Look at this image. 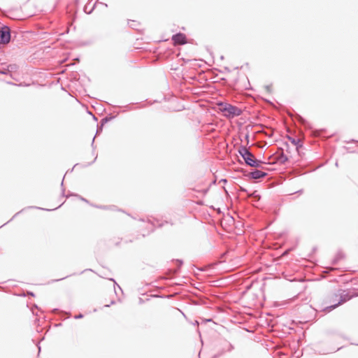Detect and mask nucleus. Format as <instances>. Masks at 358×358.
<instances>
[{
  "label": "nucleus",
  "instance_id": "obj_1",
  "mask_svg": "<svg viewBox=\"0 0 358 358\" xmlns=\"http://www.w3.org/2000/svg\"><path fill=\"white\" fill-rule=\"evenodd\" d=\"M138 221L141 223V224L138 225V227L140 228L141 235L143 237L152 233L155 231L157 224L158 227H162L163 226L162 222H159L158 220L154 218H141Z\"/></svg>",
  "mask_w": 358,
  "mask_h": 358
},
{
  "label": "nucleus",
  "instance_id": "obj_2",
  "mask_svg": "<svg viewBox=\"0 0 358 358\" xmlns=\"http://www.w3.org/2000/svg\"><path fill=\"white\" fill-rule=\"evenodd\" d=\"M218 107L223 116L229 120L237 117L242 114V110L240 108L227 102L220 101Z\"/></svg>",
  "mask_w": 358,
  "mask_h": 358
},
{
  "label": "nucleus",
  "instance_id": "obj_3",
  "mask_svg": "<svg viewBox=\"0 0 358 358\" xmlns=\"http://www.w3.org/2000/svg\"><path fill=\"white\" fill-rule=\"evenodd\" d=\"M338 297L339 298V299L336 303L331 304L330 306L324 307L322 308V310L326 313H329L331 310H333L334 309H335L336 308H337L338 306L343 304V303L347 302L348 301H349L351 299V296L348 294H337L336 293H334L331 296V298L337 299ZM336 301H337L336 299H334V302H335Z\"/></svg>",
  "mask_w": 358,
  "mask_h": 358
},
{
  "label": "nucleus",
  "instance_id": "obj_4",
  "mask_svg": "<svg viewBox=\"0 0 358 358\" xmlns=\"http://www.w3.org/2000/svg\"><path fill=\"white\" fill-rule=\"evenodd\" d=\"M10 38L11 34L9 27L3 25L0 29V43H8Z\"/></svg>",
  "mask_w": 358,
  "mask_h": 358
},
{
  "label": "nucleus",
  "instance_id": "obj_5",
  "mask_svg": "<svg viewBox=\"0 0 358 358\" xmlns=\"http://www.w3.org/2000/svg\"><path fill=\"white\" fill-rule=\"evenodd\" d=\"M115 117L116 116H115V115H112L111 114H109V115L105 116L104 117H103L101 120L100 122L97 124L96 136L100 134L103 131V128L104 125L106 124H107L108 122H110L111 120H113V119H115Z\"/></svg>",
  "mask_w": 358,
  "mask_h": 358
},
{
  "label": "nucleus",
  "instance_id": "obj_6",
  "mask_svg": "<svg viewBox=\"0 0 358 358\" xmlns=\"http://www.w3.org/2000/svg\"><path fill=\"white\" fill-rule=\"evenodd\" d=\"M171 39L176 44L185 45L187 43V36L181 32L173 34Z\"/></svg>",
  "mask_w": 358,
  "mask_h": 358
},
{
  "label": "nucleus",
  "instance_id": "obj_7",
  "mask_svg": "<svg viewBox=\"0 0 358 358\" xmlns=\"http://www.w3.org/2000/svg\"><path fill=\"white\" fill-rule=\"evenodd\" d=\"M146 105L143 103V102L141 103H130L127 105H125L124 106H122L124 109L122 110V113L132 110L136 108H142L145 107Z\"/></svg>",
  "mask_w": 358,
  "mask_h": 358
},
{
  "label": "nucleus",
  "instance_id": "obj_8",
  "mask_svg": "<svg viewBox=\"0 0 358 358\" xmlns=\"http://www.w3.org/2000/svg\"><path fill=\"white\" fill-rule=\"evenodd\" d=\"M64 203H62L61 205H59V206L57 207H55L53 209H48V208H38V209H42V210H55V209H57L58 208H59ZM31 208H37V207H35V206H29L27 208H23L21 210L18 211L17 213H16L13 217L12 218L8 220L7 222L4 223L3 224H2L1 226H0V228L5 226L6 224H7L8 222H11L14 218H15L20 213H22L23 211H24L25 210L27 209H31Z\"/></svg>",
  "mask_w": 358,
  "mask_h": 358
},
{
  "label": "nucleus",
  "instance_id": "obj_9",
  "mask_svg": "<svg viewBox=\"0 0 358 358\" xmlns=\"http://www.w3.org/2000/svg\"><path fill=\"white\" fill-rule=\"evenodd\" d=\"M268 175L266 172L262 171L257 169H254L250 173V177L253 180H258L259 178H262L266 177Z\"/></svg>",
  "mask_w": 358,
  "mask_h": 358
},
{
  "label": "nucleus",
  "instance_id": "obj_10",
  "mask_svg": "<svg viewBox=\"0 0 358 358\" xmlns=\"http://www.w3.org/2000/svg\"><path fill=\"white\" fill-rule=\"evenodd\" d=\"M60 196H61V198H69L70 196H71V197L76 198V199L80 200V201H89V200H87V199L84 198L83 196H82L78 194L71 193L70 195L66 196L65 194V192H64V189H62Z\"/></svg>",
  "mask_w": 358,
  "mask_h": 358
},
{
  "label": "nucleus",
  "instance_id": "obj_11",
  "mask_svg": "<svg viewBox=\"0 0 358 358\" xmlns=\"http://www.w3.org/2000/svg\"><path fill=\"white\" fill-rule=\"evenodd\" d=\"M238 152L240 155V156L243 159L248 156H252V152L246 148L245 146L241 145L240 148L238 150Z\"/></svg>",
  "mask_w": 358,
  "mask_h": 358
},
{
  "label": "nucleus",
  "instance_id": "obj_12",
  "mask_svg": "<svg viewBox=\"0 0 358 358\" xmlns=\"http://www.w3.org/2000/svg\"><path fill=\"white\" fill-rule=\"evenodd\" d=\"M96 159H97V155H96V157H94V160H93V161H92L91 162H88V163H87V164L76 163V164H74V166L72 167V169H69V170L66 171V173H71V172H73V169H74L76 167H78V166L81 167V168H86V167H88V166H91L92 164H93L96 162Z\"/></svg>",
  "mask_w": 358,
  "mask_h": 358
},
{
  "label": "nucleus",
  "instance_id": "obj_13",
  "mask_svg": "<svg viewBox=\"0 0 358 358\" xmlns=\"http://www.w3.org/2000/svg\"><path fill=\"white\" fill-rule=\"evenodd\" d=\"M90 205L94 208L103 209V210H110L113 211L119 210L117 207L115 205L106 206V205H96L94 203H90Z\"/></svg>",
  "mask_w": 358,
  "mask_h": 358
},
{
  "label": "nucleus",
  "instance_id": "obj_14",
  "mask_svg": "<svg viewBox=\"0 0 358 358\" xmlns=\"http://www.w3.org/2000/svg\"><path fill=\"white\" fill-rule=\"evenodd\" d=\"M6 69H7V71H8L9 76L11 78L15 79L13 78V76H12V73L17 72L18 71L19 66L17 64H6Z\"/></svg>",
  "mask_w": 358,
  "mask_h": 358
},
{
  "label": "nucleus",
  "instance_id": "obj_15",
  "mask_svg": "<svg viewBox=\"0 0 358 358\" xmlns=\"http://www.w3.org/2000/svg\"><path fill=\"white\" fill-rule=\"evenodd\" d=\"M264 164H265V162L264 161H262V159H256V158L253 157L248 166L254 167V168H263L262 165Z\"/></svg>",
  "mask_w": 358,
  "mask_h": 358
},
{
  "label": "nucleus",
  "instance_id": "obj_16",
  "mask_svg": "<svg viewBox=\"0 0 358 358\" xmlns=\"http://www.w3.org/2000/svg\"><path fill=\"white\" fill-rule=\"evenodd\" d=\"M343 257H344V254L341 251H338L336 253V255H335V257H334V259H332L331 264H333V265L337 264L340 260L343 259Z\"/></svg>",
  "mask_w": 358,
  "mask_h": 358
},
{
  "label": "nucleus",
  "instance_id": "obj_17",
  "mask_svg": "<svg viewBox=\"0 0 358 358\" xmlns=\"http://www.w3.org/2000/svg\"><path fill=\"white\" fill-rule=\"evenodd\" d=\"M278 161L279 163L282 164H285L286 162L289 161V157L284 152H282L278 157Z\"/></svg>",
  "mask_w": 358,
  "mask_h": 358
},
{
  "label": "nucleus",
  "instance_id": "obj_18",
  "mask_svg": "<svg viewBox=\"0 0 358 358\" xmlns=\"http://www.w3.org/2000/svg\"><path fill=\"white\" fill-rule=\"evenodd\" d=\"M0 74L9 76L8 71L6 69V63H0Z\"/></svg>",
  "mask_w": 358,
  "mask_h": 358
},
{
  "label": "nucleus",
  "instance_id": "obj_19",
  "mask_svg": "<svg viewBox=\"0 0 358 358\" xmlns=\"http://www.w3.org/2000/svg\"><path fill=\"white\" fill-rule=\"evenodd\" d=\"M96 3H97V2L96 1L89 10H87V8H89L88 5L87 4L85 5V6L83 8V11L86 14H88V15L91 14L94 11V10L95 9Z\"/></svg>",
  "mask_w": 358,
  "mask_h": 358
},
{
  "label": "nucleus",
  "instance_id": "obj_20",
  "mask_svg": "<svg viewBox=\"0 0 358 358\" xmlns=\"http://www.w3.org/2000/svg\"><path fill=\"white\" fill-rule=\"evenodd\" d=\"M289 140L292 142V143H293L294 145H295L296 146L297 148L303 146V144L299 139L294 138H289Z\"/></svg>",
  "mask_w": 358,
  "mask_h": 358
},
{
  "label": "nucleus",
  "instance_id": "obj_21",
  "mask_svg": "<svg viewBox=\"0 0 358 358\" xmlns=\"http://www.w3.org/2000/svg\"><path fill=\"white\" fill-rule=\"evenodd\" d=\"M128 24L131 29H138V26L139 25V23L135 20H129Z\"/></svg>",
  "mask_w": 358,
  "mask_h": 358
},
{
  "label": "nucleus",
  "instance_id": "obj_22",
  "mask_svg": "<svg viewBox=\"0 0 358 358\" xmlns=\"http://www.w3.org/2000/svg\"><path fill=\"white\" fill-rule=\"evenodd\" d=\"M224 219L229 223V224H233L234 222V219L233 217H231L229 213L227 215H223Z\"/></svg>",
  "mask_w": 358,
  "mask_h": 358
},
{
  "label": "nucleus",
  "instance_id": "obj_23",
  "mask_svg": "<svg viewBox=\"0 0 358 358\" xmlns=\"http://www.w3.org/2000/svg\"><path fill=\"white\" fill-rule=\"evenodd\" d=\"M252 158H253V155L252 154V156H248V157H245V159H243V161L247 166H249Z\"/></svg>",
  "mask_w": 358,
  "mask_h": 358
},
{
  "label": "nucleus",
  "instance_id": "obj_24",
  "mask_svg": "<svg viewBox=\"0 0 358 358\" xmlns=\"http://www.w3.org/2000/svg\"><path fill=\"white\" fill-rule=\"evenodd\" d=\"M176 262L178 263V268L175 270V273H178L180 268L183 264V261L181 259H176Z\"/></svg>",
  "mask_w": 358,
  "mask_h": 358
},
{
  "label": "nucleus",
  "instance_id": "obj_25",
  "mask_svg": "<svg viewBox=\"0 0 358 358\" xmlns=\"http://www.w3.org/2000/svg\"><path fill=\"white\" fill-rule=\"evenodd\" d=\"M343 149H345L348 152H350V153H358V152H357L356 150H351V148L350 147H347V146H343Z\"/></svg>",
  "mask_w": 358,
  "mask_h": 358
},
{
  "label": "nucleus",
  "instance_id": "obj_26",
  "mask_svg": "<svg viewBox=\"0 0 358 358\" xmlns=\"http://www.w3.org/2000/svg\"><path fill=\"white\" fill-rule=\"evenodd\" d=\"M234 349V345L231 343H228V348H227V350L228 352H231Z\"/></svg>",
  "mask_w": 358,
  "mask_h": 358
},
{
  "label": "nucleus",
  "instance_id": "obj_27",
  "mask_svg": "<svg viewBox=\"0 0 358 358\" xmlns=\"http://www.w3.org/2000/svg\"><path fill=\"white\" fill-rule=\"evenodd\" d=\"M244 138H245V141H246V142H247V145H248V144H249V143H250V134H249V133H248V132L247 134H245V136H244Z\"/></svg>",
  "mask_w": 358,
  "mask_h": 358
},
{
  "label": "nucleus",
  "instance_id": "obj_28",
  "mask_svg": "<svg viewBox=\"0 0 358 358\" xmlns=\"http://www.w3.org/2000/svg\"><path fill=\"white\" fill-rule=\"evenodd\" d=\"M91 146L92 148V155H94V151H95V149H96V146L94 145V138L92 139V143H91Z\"/></svg>",
  "mask_w": 358,
  "mask_h": 358
},
{
  "label": "nucleus",
  "instance_id": "obj_29",
  "mask_svg": "<svg viewBox=\"0 0 358 358\" xmlns=\"http://www.w3.org/2000/svg\"><path fill=\"white\" fill-rule=\"evenodd\" d=\"M345 143H358V141L356 140V139H354V138H352L349 141H345Z\"/></svg>",
  "mask_w": 358,
  "mask_h": 358
},
{
  "label": "nucleus",
  "instance_id": "obj_30",
  "mask_svg": "<svg viewBox=\"0 0 358 358\" xmlns=\"http://www.w3.org/2000/svg\"><path fill=\"white\" fill-rule=\"evenodd\" d=\"M73 275H76V273H73ZM72 275H73V274H72ZM69 276H71V275H66V276H65V277H64V278H60V279L52 280V282H58V281L62 280H64V279H66V278H68V277H69Z\"/></svg>",
  "mask_w": 358,
  "mask_h": 358
},
{
  "label": "nucleus",
  "instance_id": "obj_31",
  "mask_svg": "<svg viewBox=\"0 0 358 358\" xmlns=\"http://www.w3.org/2000/svg\"><path fill=\"white\" fill-rule=\"evenodd\" d=\"M210 208H212L213 210H216L217 214H221L222 213V211H221V209L220 207L218 208H215L214 206H210Z\"/></svg>",
  "mask_w": 358,
  "mask_h": 358
},
{
  "label": "nucleus",
  "instance_id": "obj_32",
  "mask_svg": "<svg viewBox=\"0 0 358 358\" xmlns=\"http://www.w3.org/2000/svg\"><path fill=\"white\" fill-rule=\"evenodd\" d=\"M265 89L266 90V91L268 93L271 92V85H265Z\"/></svg>",
  "mask_w": 358,
  "mask_h": 358
},
{
  "label": "nucleus",
  "instance_id": "obj_33",
  "mask_svg": "<svg viewBox=\"0 0 358 358\" xmlns=\"http://www.w3.org/2000/svg\"><path fill=\"white\" fill-rule=\"evenodd\" d=\"M83 317H84V315H83L82 313H80V314H78V315H75V316H74V318H75L76 320H78V319H81V318H83Z\"/></svg>",
  "mask_w": 358,
  "mask_h": 358
},
{
  "label": "nucleus",
  "instance_id": "obj_34",
  "mask_svg": "<svg viewBox=\"0 0 358 358\" xmlns=\"http://www.w3.org/2000/svg\"><path fill=\"white\" fill-rule=\"evenodd\" d=\"M80 0H73V4L75 6L78 7L79 5Z\"/></svg>",
  "mask_w": 358,
  "mask_h": 358
},
{
  "label": "nucleus",
  "instance_id": "obj_35",
  "mask_svg": "<svg viewBox=\"0 0 358 358\" xmlns=\"http://www.w3.org/2000/svg\"><path fill=\"white\" fill-rule=\"evenodd\" d=\"M290 250H291L290 249H289V250H286L285 251H284V252H283V253H282V256L287 255L289 253V252Z\"/></svg>",
  "mask_w": 358,
  "mask_h": 358
},
{
  "label": "nucleus",
  "instance_id": "obj_36",
  "mask_svg": "<svg viewBox=\"0 0 358 358\" xmlns=\"http://www.w3.org/2000/svg\"><path fill=\"white\" fill-rule=\"evenodd\" d=\"M224 71H227L228 73L231 72V69L228 66H225L224 68Z\"/></svg>",
  "mask_w": 358,
  "mask_h": 358
},
{
  "label": "nucleus",
  "instance_id": "obj_37",
  "mask_svg": "<svg viewBox=\"0 0 358 358\" xmlns=\"http://www.w3.org/2000/svg\"><path fill=\"white\" fill-rule=\"evenodd\" d=\"M6 84L10 85H17L15 83H14L11 81H6Z\"/></svg>",
  "mask_w": 358,
  "mask_h": 358
},
{
  "label": "nucleus",
  "instance_id": "obj_38",
  "mask_svg": "<svg viewBox=\"0 0 358 358\" xmlns=\"http://www.w3.org/2000/svg\"><path fill=\"white\" fill-rule=\"evenodd\" d=\"M27 294H28V295H30V296H35L34 293V292H28V293H27Z\"/></svg>",
  "mask_w": 358,
  "mask_h": 358
},
{
  "label": "nucleus",
  "instance_id": "obj_39",
  "mask_svg": "<svg viewBox=\"0 0 358 358\" xmlns=\"http://www.w3.org/2000/svg\"><path fill=\"white\" fill-rule=\"evenodd\" d=\"M302 192H303V189H299V190H298L297 192H296L294 193V194H301Z\"/></svg>",
  "mask_w": 358,
  "mask_h": 358
},
{
  "label": "nucleus",
  "instance_id": "obj_40",
  "mask_svg": "<svg viewBox=\"0 0 358 358\" xmlns=\"http://www.w3.org/2000/svg\"><path fill=\"white\" fill-rule=\"evenodd\" d=\"M93 120L96 122L98 121V118L95 115H92Z\"/></svg>",
  "mask_w": 358,
  "mask_h": 358
},
{
  "label": "nucleus",
  "instance_id": "obj_41",
  "mask_svg": "<svg viewBox=\"0 0 358 358\" xmlns=\"http://www.w3.org/2000/svg\"><path fill=\"white\" fill-rule=\"evenodd\" d=\"M86 271H92V269H85V270H83V271H81V272L80 273V274L83 273H84V272H85Z\"/></svg>",
  "mask_w": 358,
  "mask_h": 358
},
{
  "label": "nucleus",
  "instance_id": "obj_42",
  "mask_svg": "<svg viewBox=\"0 0 358 358\" xmlns=\"http://www.w3.org/2000/svg\"><path fill=\"white\" fill-rule=\"evenodd\" d=\"M111 280L113 281L114 283L117 285V287H119L120 289H121V287L116 283V282L114 280V279L112 278Z\"/></svg>",
  "mask_w": 358,
  "mask_h": 358
},
{
  "label": "nucleus",
  "instance_id": "obj_43",
  "mask_svg": "<svg viewBox=\"0 0 358 358\" xmlns=\"http://www.w3.org/2000/svg\"><path fill=\"white\" fill-rule=\"evenodd\" d=\"M281 306V304L279 302H276L275 303V307H278V306Z\"/></svg>",
  "mask_w": 358,
  "mask_h": 358
},
{
  "label": "nucleus",
  "instance_id": "obj_44",
  "mask_svg": "<svg viewBox=\"0 0 358 358\" xmlns=\"http://www.w3.org/2000/svg\"><path fill=\"white\" fill-rule=\"evenodd\" d=\"M212 320H213L212 319H208V320H206L205 322H211Z\"/></svg>",
  "mask_w": 358,
  "mask_h": 358
},
{
  "label": "nucleus",
  "instance_id": "obj_45",
  "mask_svg": "<svg viewBox=\"0 0 358 358\" xmlns=\"http://www.w3.org/2000/svg\"><path fill=\"white\" fill-rule=\"evenodd\" d=\"M220 181L222 182H227V179H222Z\"/></svg>",
  "mask_w": 358,
  "mask_h": 358
},
{
  "label": "nucleus",
  "instance_id": "obj_46",
  "mask_svg": "<svg viewBox=\"0 0 358 358\" xmlns=\"http://www.w3.org/2000/svg\"><path fill=\"white\" fill-rule=\"evenodd\" d=\"M143 299H142L141 298H139V302H140V303H143Z\"/></svg>",
  "mask_w": 358,
  "mask_h": 358
},
{
  "label": "nucleus",
  "instance_id": "obj_47",
  "mask_svg": "<svg viewBox=\"0 0 358 358\" xmlns=\"http://www.w3.org/2000/svg\"><path fill=\"white\" fill-rule=\"evenodd\" d=\"M197 204H199V205H202L204 203H201V202H199V203H196Z\"/></svg>",
  "mask_w": 358,
  "mask_h": 358
},
{
  "label": "nucleus",
  "instance_id": "obj_48",
  "mask_svg": "<svg viewBox=\"0 0 358 358\" xmlns=\"http://www.w3.org/2000/svg\"><path fill=\"white\" fill-rule=\"evenodd\" d=\"M103 5H104L105 6H108V5L106 3H101Z\"/></svg>",
  "mask_w": 358,
  "mask_h": 358
},
{
  "label": "nucleus",
  "instance_id": "obj_49",
  "mask_svg": "<svg viewBox=\"0 0 358 358\" xmlns=\"http://www.w3.org/2000/svg\"><path fill=\"white\" fill-rule=\"evenodd\" d=\"M335 165H336V166H338V162H336Z\"/></svg>",
  "mask_w": 358,
  "mask_h": 358
},
{
  "label": "nucleus",
  "instance_id": "obj_50",
  "mask_svg": "<svg viewBox=\"0 0 358 358\" xmlns=\"http://www.w3.org/2000/svg\"><path fill=\"white\" fill-rule=\"evenodd\" d=\"M38 350L40 352L41 351V347L39 345H38Z\"/></svg>",
  "mask_w": 358,
  "mask_h": 358
},
{
  "label": "nucleus",
  "instance_id": "obj_51",
  "mask_svg": "<svg viewBox=\"0 0 358 358\" xmlns=\"http://www.w3.org/2000/svg\"><path fill=\"white\" fill-rule=\"evenodd\" d=\"M152 102H148V105H152Z\"/></svg>",
  "mask_w": 358,
  "mask_h": 358
},
{
  "label": "nucleus",
  "instance_id": "obj_52",
  "mask_svg": "<svg viewBox=\"0 0 358 358\" xmlns=\"http://www.w3.org/2000/svg\"><path fill=\"white\" fill-rule=\"evenodd\" d=\"M220 59H224V56H222H222L220 57Z\"/></svg>",
  "mask_w": 358,
  "mask_h": 358
},
{
  "label": "nucleus",
  "instance_id": "obj_53",
  "mask_svg": "<svg viewBox=\"0 0 358 358\" xmlns=\"http://www.w3.org/2000/svg\"><path fill=\"white\" fill-rule=\"evenodd\" d=\"M234 69H239V67L236 66V67L234 68Z\"/></svg>",
  "mask_w": 358,
  "mask_h": 358
},
{
  "label": "nucleus",
  "instance_id": "obj_54",
  "mask_svg": "<svg viewBox=\"0 0 358 358\" xmlns=\"http://www.w3.org/2000/svg\"><path fill=\"white\" fill-rule=\"evenodd\" d=\"M287 303H288V302H287V301H285V302H284V303H283V304H285H285H287Z\"/></svg>",
  "mask_w": 358,
  "mask_h": 358
},
{
  "label": "nucleus",
  "instance_id": "obj_55",
  "mask_svg": "<svg viewBox=\"0 0 358 358\" xmlns=\"http://www.w3.org/2000/svg\"><path fill=\"white\" fill-rule=\"evenodd\" d=\"M199 324V322H198L197 321H196V322H194V324Z\"/></svg>",
  "mask_w": 358,
  "mask_h": 358
},
{
  "label": "nucleus",
  "instance_id": "obj_56",
  "mask_svg": "<svg viewBox=\"0 0 358 358\" xmlns=\"http://www.w3.org/2000/svg\"><path fill=\"white\" fill-rule=\"evenodd\" d=\"M114 303H115V301H111V303H110V304H113Z\"/></svg>",
  "mask_w": 358,
  "mask_h": 358
},
{
  "label": "nucleus",
  "instance_id": "obj_57",
  "mask_svg": "<svg viewBox=\"0 0 358 358\" xmlns=\"http://www.w3.org/2000/svg\"><path fill=\"white\" fill-rule=\"evenodd\" d=\"M110 306V304H108V305H106L105 306H106V307H109Z\"/></svg>",
  "mask_w": 358,
  "mask_h": 358
},
{
  "label": "nucleus",
  "instance_id": "obj_58",
  "mask_svg": "<svg viewBox=\"0 0 358 358\" xmlns=\"http://www.w3.org/2000/svg\"><path fill=\"white\" fill-rule=\"evenodd\" d=\"M54 311H58L57 308L54 309Z\"/></svg>",
  "mask_w": 358,
  "mask_h": 358
},
{
  "label": "nucleus",
  "instance_id": "obj_59",
  "mask_svg": "<svg viewBox=\"0 0 358 358\" xmlns=\"http://www.w3.org/2000/svg\"><path fill=\"white\" fill-rule=\"evenodd\" d=\"M357 345H358V343H357Z\"/></svg>",
  "mask_w": 358,
  "mask_h": 358
}]
</instances>
